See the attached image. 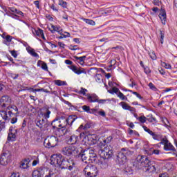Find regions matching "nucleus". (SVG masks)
Returning <instances> with one entry per match:
<instances>
[{"label": "nucleus", "instance_id": "obj_1", "mask_svg": "<svg viewBox=\"0 0 177 177\" xmlns=\"http://www.w3.org/2000/svg\"><path fill=\"white\" fill-rule=\"evenodd\" d=\"M137 167L139 169H142L147 174L156 172V167L151 165L150 160L147 156H138L136 159Z\"/></svg>", "mask_w": 177, "mask_h": 177}, {"label": "nucleus", "instance_id": "obj_2", "mask_svg": "<svg viewBox=\"0 0 177 177\" xmlns=\"http://www.w3.org/2000/svg\"><path fill=\"white\" fill-rule=\"evenodd\" d=\"M99 154L100 160H99L98 164L100 165H102V167H106L107 164L105 161H102V160H109V158H111L113 157V148L106 145L104 149H101L99 151Z\"/></svg>", "mask_w": 177, "mask_h": 177}, {"label": "nucleus", "instance_id": "obj_3", "mask_svg": "<svg viewBox=\"0 0 177 177\" xmlns=\"http://www.w3.org/2000/svg\"><path fill=\"white\" fill-rule=\"evenodd\" d=\"M80 157L82 158V161L84 162H88V161H91V160L95 158L96 155L95 154V151H93V150L87 149L80 153Z\"/></svg>", "mask_w": 177, "mask_h": 177}, {"label": "nucleus", "instance_id": "obj_4", "mask_svg": "<svg viewBox=\"0 0 177 177\" xmlns=\"http://www.w3.org/2000/svg\"><path fill=\"white\" fill-rule=\"evenodd\" d=\"M84 174L87 177H96L97 176V167L89 165L84 168Z\"/></svg>", "mask_w": 177, "mask_h": 177}, {"label": "nucleus", "instance_id": "obj_5", "mask_svg": "<svg viewBox=\"0 0 177 177\" xmlns=\"http://www.w3.org/2000/svg\"><path fill=\"white\" fill-rule=\"evenodd\" d=\"M57 143H59V140L55 136L48 137L44 140V146L48 149L56 147Z\"/></svg>", "mask_w": 177, "mask_h": 177}, {"label": "nucleus", "instance_id": "obj_6", "mask_svg": "<svg viewBox=\"0 0 177 177\" xmlns=\"http://www.w3.org/2000/svg\"><path fill=\"white\" fill-rule=\"evenodd\" d=\"M63 162V158L60 155H53L50 158V164L55 167H60Z\"/></svg>", "mask_w": 177, "mask_h": 177}, {"label": "nucleus", "instance_id": "obj_7", "mask_svg": "<svg viewBox=\"0 0 177 177\" xmlns=\"http://www.w3.org/2000/svg\"><path fill=\"white\" fill-rule=\"evenodd\" d=\"M62 152L65 156H71V154H75L78 153V150L75 146L71 145L68 147H64Z\"/></svg>", "mask_w": 177, "mask_h": 177}, {"label": "nucleus", "instance_id": "obj_8", "mask_svg": "<svg viewBox=\"0 0 177 177\" xmlns=\"http://www.w3.org/2000/svg\"><path fill=\"white\" fill-rule=\"evenodd\" d=\"M10 115H9L8 112L6 111H0V125L2 127H5V122L6 121L10 120Z\"/></svg>", "mask_w": 177, "mask_h": 177}, {"label": "nucleus", "instance_id": "obj_9", "mask_svg": "<svg viewBox=\"0 0 177 177\" xmlns=\"http://www.w3.org/2000/svg\"><path fill=\"white\" fill-rule=\"evenodd\" d=\"M10 157H12L10 152L6 151L3 153L0 159V164L1 165H8V164L10 162Z\"/></svg>", "mask_w": 177, "mask_h": 177}, {"label": "nucleus", "instance_id": "obj_10", "mask_svg": "<svg viewBox=\"0 0 177 177\" xmlns=\"http://www.w3.org/2000/svg\"><path fill=\"white\" fill-rule=\"evenodd\" d=\"M12 103V98L8 95H3L0 99V106L5 109L7 106H9Z\"/></svg>", "mask_w": 177, "mask_h": 177}, {"label": "nucleus", "instance_id": "obj_11", "mask_svg": "<svg viewBox=\"0 0 177 177\" xmlns=\"http://www.w3.org/2000/svg\"><path fill=\"white\" fill-rule=\"evenodd\" d=\"M7 110H9L8 113L11 118L13 115H17V114H19V109L15 105L8 106Z\"/></svg>", "mask_w": 177, "mask_h": 177}, {"label": "nucleus", "instance_id": "obj_12", "mask_svg": "<svg viewBox=\"0 0 177 177\" xmlns=\"http://www.w3.org/2000/svg\"><path fill=\"white\" fill-rule=\"evenodd\" d=\"M160 145H164V149L165 150L169 151V150H171L174 151V150H175V148L174 147V146L172 145H171V143L168 142V140H162V141L160 142Z\"/></svg>", "mask_w": 177, "mask_h": 177}, {"label": "nucleus", "instance_id": "obj_13", "mask_svg": "<svg viewBox=\"0 0 177 177\" xmlns=\"http://www.w3.org/2000/svg\"><path fill=\"white\" fill-rule=\"evenodd\" d=\"M117 161L119 164H124L127 162V156L122 152H120L117 156Z\"/></svg>", "mask_w": 177, "mask_h": 177}, {"label": "nucleus", "instance_id": "obj_14", "mask_svg": "<svg viewBox=\"0 0 177 177\" xmlns=\"http://www.w3.org/2000/svg\"><path fill=\"white\" fill-rule=\"evenodd\" d=\"M159 17H160L162 24H165V21H167V12H165V10H164L162 8L160 9Z\"/></svg>", "mask_w": 177, "mask_h": 177}, {"label": "nucleus", "instance_id": "obj_15", "mask_svg": "<svg viewBox=\"0 0 177 177\" xmlns=\"http://www.w3.org/2000/svg\"><path fill=\"white\" fill-rule=\"evenodd\" d=\"M39 177H52V174L48 169H44L39 171Z\"/></svg>", "mask_w": 177, "mask_h": 177}, {"label": "nucleus", "instance_id": "obj_16", "mask_svg": "<svg viewBox=\"0 0 177 177\" xmlns=\"http://www.w3.org/2000/svg\"><path fill=\"white\" fill-rule=\"evenodd\" d=\"M74 121L80 122V119H77L75 116L71 115L66 120L67 124H69L70 125H73V122H74Z\"/></svg>", "mask_w": 177, "mask_h": 177}, {"label": "nucleus", "instance_id": "obj_17", "mask_svg": "<svg viewBox=\"0 0 177 177\" xmlns=\"http://www.w3.org/2000/svg\"><path fill=\"white\" fill-rule=\"evenodd\" d=\"M30 165V160L25 159L21 162L20 168L23 169H27Z\"/></svg>", "mask_w": 177, "mask_h": 177}, {"label": "nucleus", "instance_id": "obj_18", "mask_svg": "<svg viewBox=\"0 0 177 177\" xmlns=\"http://www.w3.org/2000/svg\"><path fill=\"white\" fill-rule=\"evenodd\" d=\"M71 70H72V71H74L75 73V74H86V71H85V70L82 69V70H78V68H77V66H71Z\"/></svg>", "mask_w": 177, "mask_h": 177}, {"label": "nucleus", "instance_id": "obj_19", "mask_svg": "<svg viewBox=\"0 0 177 177\" xmlns=\"http://www.w3.org/2000/svg\"><path fill=\"white\" fill-rule=\"evenodd\" d=\"M32 33L35 35H37V37H39V35H41V37L43 38V39H45V36L44 35V31L41 29H38V30H35L33 29L32 30Z\"/></svg>", "mask_w": 177, "mask_h": 177}, {"label": "nucleus", "instance_id": "obj_20", "mask_svg": "<svg viewBox=\"0 0 177 177\" xmlns=\"http://www.w3.org/2000/svg\"><path fill=\"white\" fill-rule=\"evenodd\" d=\"M106 140L100 139L97 141V146L100 147L101 149H103L106 146Z\"/></svg>", "mask_w": 177, "mask_h": 177}, {"label": "nucleus", "instance_id": "obj_21", "mask_svg": "<svg viewBox=\"0 0 177 177\" xmlns=\"http://www.w3.org/2000/svg\"><path fill=\"white\" fill-rule=\"evenodd\" d=\"M63 120H55L53 122V127L55 129H59V126L60 125V122H62Z\"/></svg>", "mask_w": 177, "mask_h": 177}, {"label": "nucleus", "instance_id": "obj_22", "mask_svg": "<svg viewBox=\"0 0 177 177\" xmlns=\"http://www.w3.org/2000/svg\"><path fill=\"white\" fill-rule=\"evenodd\" d=\"M15 139H16V133L10 131L8 133V140H15Z\"/></svg>", "mask_w": 177, "mask_h": 177}, {"label": "nucleus", "instance_id": "obj_23", "mask_svg": "<svg viewBox=\"0 0 177 177\" xmlns=\"http://www.w3.org/2000/svg\"><path fill=\"white\" fill-rule=\"evenodd\" d=\"M142 128L144 129V130L146 132H148V133H149V135H152V136H153V139H157V136L156 135H154V133H153V131H151L150 129H147V127L143 126Z\"/></svg>", "mask_w": 177, "mask_h": 177}, {"label": "nucleus", "instance_id": "obj_24", "mask_svg": "<svg viewBox=\"0 0 177 177\" xmlns=\"http://www.w3.org/2000/svg\"><path fill=\"white\" fill-rule=\"evenodd\" d=\"M74 57L77 60H80V64H81L82 66H84V64H85V62L84 61V59H86V56L80 57L75 56Z\"/></svg>", "mask_w": 177, "mask_h": 177}, {"label": "nucleus", "instance_id": "obj_25", "mask_svg": "<svg viewBox=\"0 0 177 177\" xmlns=\"http://www.w3.org/2000/svg\"><path fill=\"white\" fill-rule=\"evenodd\" d=\"M78 140V136H72L70 137L69 141L72 145L75 143Z\"/></svg>", "mask_w": 177, "mask_h": 177}, {"label": "nucleus", "instance_id": "obj_26", "mask_svg": "<svg viewBox=\"0 0 177 177\" xmlns=\"http://www.w3.org/2000/svg\"><path fill=\"white\" fill-rule=\"evenodd\" d=\"M46 113H44V112H42V110H40L41 115H44L45 118H49V115H50V112L48 109H46Z\"/></svg>", "mask_w": 177, "mask_h": 177}, {"label": "nucleus", "instance_id": "obj_27", "mask_svg": "<svg viewBox=\"0 0 177 177\" xmlns=\"http://www.w3.org/2000/svg\"><path fill=\"white\" fill-rule=\"evenodd\" d=\"M55 84H56L58 86H62V85H66V82L62 80H55Z\"/></svg>", "mask_w": 177, "mask_h": 177}, {"label": "nucleus", "instance_id": "obj_28", "mask_svg": "<svg viewBox=\"0 0 177 177\" xmlns=\"http://www.w3.org/2000/svg\"><path fill=\"white\" fill-rule=\"evenodd\" d=\"M118 88L113 87L112 90H109L108 92L111 93V95H113L114 93H117L118 92Z\"/></svg>", "mask_w": 177, "mask_h": 177}, {"label": "nucleus", "instance_id": "obj_29", "mask_svg": "<svg viewBox=\"0 0 177 177\" xmlns=\"http://www.w3.org/2000/svg\"><path fill=\"white\" fill-rule=\"evenodd\" d=\"M122 109H124V110H130L131 107L129 106V105H128V104L125 103V102H122Z\"/></svg>", "mask_w": 177, "mask_h": 177}, {"label": "nucleus", "instance_id": "obj_30", "mask_svg": "<svg viewBox=\"0 0 177 177\" xmlns=\"http://www.w3.org/2000/svg\"><path fill=\"white\" fill-rule=\"evenodd\" d=\"M59 6H63L64 8H67V2L60 0L59 3Z\"/></svg>", "mask_w": 177, "mask_h": 177}, {"label": "nucleus", "instance_id": "obj_31", "mask_svg": "<svg viewBox=\"0 0 177 177\" xmlns=\"http://www.w3.org/2000/svg\"><path fill=\"white\" fill-rule=\"evenodd\" d=\"M44 120H39L37 122V126L39 127V128H42V127H44Z\"/></svg>", "mask_w": 177, "mask_h": 177}, {"label": "nucleus", "instance_id": "obj_32", "mask_svg": "<svg viewBox=\"0 0 177 177\" xmlns=\"http://www.w3.org/2000/svg\"><path fill=\"white\" fill-rule=\"evenodd\" d=\"M162 66L165 68H166L167 70H171V66L169 64H167L165 62H162Z\"/></svg>", "mask_w": 177, "mask_h": 177}, {"label": "nucleus", "instance_id": "obj_33", "mask_svg": "<svg viewBox=\"0 0 177 177\" xmlns=\"http://www.w3.org/2000/svg\"><path fill=\"white\" fill-rule=\"evenodd\" d=\"M17 115H15V117L14 118H10V122L11 124H16V122H17Z\"/></svg>", "mask_w": 177, "mask_h": 177}, {"label": "nucleus", "instance_id": "obj_34", "mask_svg": "<svg viewBox=\"0 0 177 177\" xmlns=\"http://www.w3.org/2000/svg\"><path fill=\"white\" fill-rule=\"evenodd\" d=\"M118 96L122 100H125V95H124V94L122 93H121L120 91H119Z\"/></svg>", "mask_w": 177, "mask_h": 177}, {"label": "nucleus", "instance_id": "obj_35", "mask_svg": "<svg viewBox=\"0 0 177 177\" xmlns=\"http://www.w3.org/2000/svg\"><path fill=\"white\" fill-rule=\"evenodd\" d=\"M138 120L142 124L146 122V117H145V116H141V117L138 118Z\"/></svg>", "mask_w": 177, "mask_h": 177}, {"label": "nucleus", "instance_id": "obj_36", "mask_svg": "<svg viewBox=\"0 0 177 177\" xmlns=\"http://www.w3.org/2000/svg\"><path fill=\"white\" fill-rule=\"evenodd\" d=\"M51 27L53 28V30H51V32H53V31H57L58 32H60V30H59V27L55 26H52Z\"/></svg>", "mask_w": 177, "mask_h": 177}, {"label": "nucleus", "instance_id": "obj_37", "mask_svg": "<svg viewBox=\"0 0 177 177\" xmlns=\"http://www.w3.org/2000/svg\"><path fill=\"white\" fill-rule=\"evenodd\" d=\"M86 23L90 24L91 26H95V21L89 19H86Z\"/></svg>", "mask_w": 177, "mask_h": 177}, {"label": "nucleus", "instance_id": "obj_38", "mask_svg": "<svg viewBox=\"0 0 177 177\" xmlns=\"http://www.w3.org/2000/svg\"><path fill=\"white\" fill-rule=\"evenodd\" d=\"M149 86L150 89H152L153 91L157 90V88H156V86H154V84H153V83H149Z\"/></svg>", "mask_w": 177, "mask_h": 177}, {"label": "nucleus", "instance_id": "obj_39", "mask_svg": "<svg viewBox=\"0 0 177 177\" xmlns=\"http://www.w3.org/2000/svg\"><path fill=\"white\" fill-rule=\"evenodd\" d=\"M39 163V159L33 160L32 165L33 167H35V165H38Z\"/></svg>", "mask_w": 177, "mask_h": 177}, {"label": "nucleus", "instance_id": "obj_40", "mask_svg": "<svg viewBox=\"0 0 177 177\" xmlns=\"http://www.w3.org/2000/svg\"><path fill=\"white\" fill-rule=\"evenodd\" d=\"M153 3L156 6H160V5H161V1H160V0H154Z\"/></svg>", "mask_w": 177, "mask_h": 177}, {"label": "nucleus", "instance_id": "obj_41", "mask_svg": "<svg viewBox=\"0 0 177 177\" xmlns=\"http://www.w3.org/2000/svg\"><path fill=\"white\" fill-rule=\"evenodd\" d=\"M82 109H83V110H84V111H86V112H88V111H89V110H91V109L89 108V106H86V105L83 106H82Z\"/></svg>", "mask_w": 177, "mask_h": 177}, {"label": "nucleus", "instance_id": "obj_42", "mask_svg": "<svg viewBox=\"0 0 177 177\" xmlns=\"http://www.w3.org/2000/svg\"><path fill=\"white\" fill-rule=\"evenodd\" d=\"M150 56H151V58L152 59V60H156V59H157L156 54H154L153 53H151Z\"/></svg>", "mask_w": 177, "mask_h": 177}, {"label": "nucleus", "instance_id": "obj_43", "mask_svg": "<svg viewBox=\"0 0 177 177\" xmlns=\"http://www.w3.org/2000/svg\"><path fill=\"white\" fill-rule=\"evenodd\" d=\"M10 53L13 57L16 58L17 57V53L15 50H11Z\"/></svg>", "mask_w": 177, "mask_h": 177}, {"label": "nucleus", "instance_id": "obj_44", "mask_svg": "<svg viewBox=\"0 0 177 177\" xmlns=\"http://www.w3.org/2000/svg\"><path fill=\"white\" fill-rule=\"evenodd\" d=\"M41 68L43 70H48V66L46 65V64L43 62L41 64Z\"/></svg>", "mask_w": 177, "mask_h": 177}, {"label": "nucleus", "instance_id": "obj_45", "mask_svg": "<svg viewBox=\"0 0 177 177\" xmlns=\"http://www.w3.org/2000/svg\"><path fill=\"white\" fill-rule=\"evenodd\" d=\"M162 122H164L165 125H166L167 127H168V120L167 118H162Z\"/></svg>", "mask_w": 177, "mask_h": 177}, {"label": "nucleus", "instance_id": "obj_46", "mask_svg": "<svg viewBox=\"0 0 177 177\" xmlns=\"http://www.w3.org/2000/svg\"><path fill=\"white\" fill-rule=\"evenodd\" d=\"M133 95H136V96H137V97H138V99H142V96L140 95V93H138V92H133Z\"/></svg>", "mask_w": 177, "mask_h": 177}, {"label": "nucleus", "instance_id": "obj_47", "mask_svg": "<svg viewBox=\"0 0 177 177\" xmlns=\"http://www.w3.org/2000/svg\"><path fill=\"white\" fill-rule=\"evenodd\" d=\"M98 114H100V115H102V117H106V112L104 111H99Z\"/></svg>", "mask_w": 177, "mask_h": 177}, {"label": "nucleus", "instance_id": "obj_48", "mask_svg": "<svg viewBox=\"0 0 177 177\" xmlns=\"http://www.w3.org/2000/svg\"><path fill=\"white\" fill-rule=\"evenodd\" d=\"M6 39L8 42H10V41H12V37L8 35L6 36Z\"/></svg>", "mask_w": 177, "mask_h": 177}, {"label": "nucleus", "instance_id": "obj_49", "mask_svg": "<svg viewBox=\"0 0 177 177\" xmlns=\"http://www.w3.org/2000/svg\"><path fill=\"white\" fill-rule=\"evenodd\" d=\"M75 165V163H74V162H72V165H69L68 168L70 171H71L73 168H74Z\"/></svg>", "mask_w": 177, "mask_h": 177}, {"label": "nucleus", "instance_id": "obj_50", "mask_svg": "<svg viewBox=\"0 0 177 177\" xmlns=\"http://www.w3.org/2000/svg\"><path fill=\"white\" fill-rule=\"evenodd\" d=\"M10 177H20L19 174L13 173Z\"/></svg>", "mask_w": 177, "mask_h": 177}, {"label": "nucleus", "instance_id": "obj_51", "mask_svg": "<svg viewBox=\"0 0 177 177\" xmlns=\"http://www.w3.org/2000/svg\"><path fill=\"white\" fill-rule=\"evenodd\" d=\"M148 121H149V122H153V121H156V118H153L152 116H151L149 119Z\"/></svg>", "mask_w": 177, "mask_h": 177}, {"label": "nucleus", "instance_id": "obj_52", "mask_svg": "<svg viewBox=\"0 0 177 177\" xmlns=\"http://www.w3.org/2000/svg\"><path fill=\"white\" fill-rule=\"evenodd\" d=\"M65 63H66V64H68L69 66H71V64H73V62H71L68 59L66 60Z\"/></svg>", "mask_w": 177, "mask_h": 177}, {"label": "nucleus", "instance_id": "obj_53", "mask_svg": "<svg viewBox=\"0 0 177 177\" xmlns=\"http://www.w3.org/2000/svg\"><path fill=\"white\" fill-rule=\"evenodd\" d=\"M89 128H91V124H86L83 129H89Z\"/></svg>", "mask_w": 177, "mask_h": 177}, {"label": "nucleus", "instance_id": "obj_54", "mask_svg": "<svg viewBox=\"0 0 177 177\" xmlns=\"http://www.w3.org/2000/svg\"><path fill=\"white\" fill-rule=\"evenodd\" d=\"M30 53L32 56H35V57L38 56V54H37V53H35V51L34 50H31Z\"/></svg>", "mask_w": 177, "mask_h": 177}, {"label": "nucleus", "instance_id": "obj_55", "mask_svg": "<svg viewBox=\"0 0 177 177\" xmlns=\"http://www.w3.org/2000/svg\"><path fill=\"white\" fill-rule=\"evenodd\" d=\"M152 152L153 154H160V151L157 149L153 150Z\"/></svg>", "mask_w": 177, "mask_h": 177}, {"label": "nucleus", "instance_id": "obj_56", "mask_svg": "<svg viewBox=\"0 0 177 177\" xmlns=\"http://www.w3.org/2000/svg\"><path fill=\"white\" fill-rule=\"evenodd\" d=\"M160 38H161V44H164V33H161V36H160Z\"/></svg>", "mask_w": 177, "mask_h": 177}, {"label": "nucleus", "instance_id": "obj_57", "mask_svg": "<svg viewBox=\"0 0 177 177\" xmlns=\"http://www.w3.org/2000/svg\"><path fill=\"white\" fill-rule=\"evenodd\" d=\"M107 142H111L113 140V136H109L106 140Z\"/></svg>", "mask_w": 177, "mask_h": 177}, {"label": "nucleus", "instance_id": "obj_58", "mask_svg": "<svg viewBox=\"0 0 177 177\" xmlns=\"http://www.w3.org/2000/svg\"><path fill=\"white\" fill-rule=\"evenodd\" d=\"M159 177H169L167 174H162L159 176Z\"/></svg>", "mask_w": 177, "mask_h": 177}, {"label": "nucleus", "instance_id": "obj_59", "mask_svg": "<svg viewBox=\"0 0 177 177\" xmlns=\"http://www.w3.org/2000/svg\"><path fill=\"white\" fill-rule=\"evenodd\" d=\"M51 9H53V10H55V12H58V10L56 8H55V5L53 4L51 6Z\"/></svg>", "mask_w": 177, "mask_h": 177}, {"label": "nucleus", "instance_id": "obj_60", "mask_svg": "<svg viewBox=\"0 0 177 177\" xmlns=\"http://www.w3.org/2000/svg\"><path fill=\"white\" fill-rule=\"evenodd\" d=\"M58 45H59L60 48H64V46H65L64 44H63L62 42H59Z\"/></svg>", "mask_w": 177, "mask_h": 177}, {"label": "nucleus", "instance_id": "obj_61", "mask_svg": "<svg viewBox=\"0 0 177 177\" xmlns=\"http://www.w3.org/2000/svg\"><path fill=\"white\" fill-rule=\"evenodd\" d=\"M46 19H48V20H53V18L50 15H46Z\"/></svg>", "mask_w": 177, "mask_h": 177}, {"label": "nucleus", "instance_id": "obj_62", "mask_svg": "<svg viewBox=\"0 0 177 177\" xmlns=\"http://www.w3.org/2000/svg\"><path fill=\"white\" fill-rule=\"evenodd\" d=\"M95 78L99 81L100 80V78H102V75H97L95 76Z\"/></svg>", "mask_w": 177, "mask_h": 177}, {"label": "nucleus", "instance_id": "obj_63", "mask_svg": "<svg viewBox=\"0 0 177 177\" xmlns=\"http://www.w3.org/2000/svg\"><path fill=\"white\" fill-rule=\"evenodd\" d=\"M81 93H82L83 95H85V92H86V89L82 88V90L80 91Z\"/></svg>", "mask_w": 177, "mask_h": 177}, {"label": "nucleus", "instance_id": "obj_64", "mask_svg": "<svg viewBox=\"0 0 177 177\" xmlns=\"http://www.w3.org/2000/svg\"><path fill=\"white\" fill-rule=\"evenodd\" d=\"M42 61H38V62H37V66H38V67H41V64L42 65Z\"/></svg>", "mask_w": 177, "mask_h": 177}]
</instances>
